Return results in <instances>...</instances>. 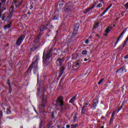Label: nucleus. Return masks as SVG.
Returning a JSON list of instances; mask_svg holds the SVG:
<instances>
[{"label":"nucleus","instance_id":"ea45409f","mask_svg":"<svg viewBox=\"0 0 128 128\" xmlns=\"http://www.w3.org/2000/svg\"><path fill=\"white\" fill-rule=\"evenodd\" d=\"M12 9H13L12 7H11L10 8V10H12Z\"/></svg>","mask_w":128,"mask_h":128},{"label":"nucleus","instance_id":"603ef678","mask_svg":"<svg viewBox=\"0 0 128 128\" xmlns=\"http://www.w3.org/2000/svg\"><path fill=\"white\" fill-rule=\"evenodd\" d=\"M114 26H116V25L114 24Z\"/></svg>","mask_w":128,"mask_h":128},{"label":"nucleus","instance_id":"f257e3e1","mask_svg":"<svg viewBox=\"0 0 128 128\" xmlns=\"http://www.w3.org/2000/svg\"><path fill=\"white\" fill-rule=\"evenodd\" d=\"M34 61L31 66L29 67L28 69V72H31L32 70L34 72V74L36 72L38 71V58H34Z\"/></svg>","mask_w":128,"mask_h":128},{"label":"nucleus","instance_id":"f704fd0d","mask_svg":"<svg viewBox=\"0 0 128 128\" xmlns=\"http://www.w3.org/2000/svg\"><path fill=\"white\" fill-rule=\"evenodd\" d=\"M124 58L126 60V58H128V55H126V56H125Z\"/></svg>","mask_w":128,"mask_h":128},{"label":"nucleus","instance_id":"6e6d98bb","mask_svg":"<svg viewBox=\"0 0 128 128\" xmlns=\"http://www.w3.org/2000/svg\"><path fill=\"white\" fill-rule=\"evenodd\" d=\"M8 84H10V83H8Z\"/></svg>","mask_w":128,"mask_h":128},{"label":"nucleus","instance_id":"f8f14e48","mask_svg":"<svg viewBox=\"0 0 128 128\" xmlns=\"http://www.w3.org/2000/svg\"><path fill=\"white\" fill-rule=\"evenodd\" d=\"M94 8V6H92L90 8H86L84 12V14H88V12H90V10H92V8Z\"/></svg>","mask_w":128,"mask_h":128},{"label":"nucleus","instance_id":"a19ab883","mask_svg":"<svg viewBox=\"0 0 128 128\" xmlns=\"http://www.w3.org/2000/svg\"><path fill=\"white\" fill-rule=\"evenodd\" d=\"M112 119L111 118L110 120V124H112Z\"/></svg>","mask_w":128,"mask_h":128},{"label":"nucleus","instance_id":"bb28decb","mask_svg":"<svg viewBox=\"0 0 128 128\" xmlns=\"http://www.w3.org/2000/svg\"><path fill=\"white\" fill-rule=\"evenodd\" d=\"M2 112H6V111L4 110V108H3L2 111L1 112H0V116H2Z\"/></svg>","mask_w":128,"mask_h":128},{"label":"nucleus","instance_id":"3c124183","mask_svg":"<svg viewBox=\"0 0 128 128\" xmlns=\"http://www.w3.org/2000/svg\"><path fill=\"white\" fill-rule=\"evenodd\" d=\"M2 106H4V104H2Z\"/></svg>","mask_w":128,"mask_h":128},{"label":"nucleus","instance_id":"72a5a7b5","mask_svg":"<svg viewBox=\"0 0 128 128\" xmlns=\"http://www.w3.org/2000/svg\"><path fill=\"white\" fill-rule=\"evenodd\" d=\"M32 8H34V10L35 8H36V7H34V6H32V8H30V9Z\"/></svg>","mask_w":128,"mask_h":128},{"label":"nucleus","instance_id":"6ab92c4d","mask_svg":"<svg viewBox=\"0 0 128 128\" xmlns=\"http://www.w3.org/2000/svg\"><path fill=\"white\" fill-rule=\"evenodd\" d=\"M45 29H46V27H44V26H42L40 27V31L41 32H44V30Z\"/></svg>","mask_w":128,"mask_h":128},{"label":"nucleus","instance_id":"a211bd4d","mask_svg":"<svg viewBox=\"0 0 128 128\" xmlns=\"http://www.w3.org/2000/svg\"><path fill=\"white\" fill-rule=\"evenodd\" d=\"M10 112H10V107H9L8 108H7V114H10Z\"/></svg>","mask_w":128,"mask_h":128},{"label":"nucleus","instance_id":"5701e85b","mask_svg":"<svg viewBox=\"0 0 128 128\" xmlns=\"http://www.w3.org/2000/svg\"><path fill=\"white\" fill-rule=\"evenodd\" d=\"M82 54H88V52L86 50H84L82 52Z\"/></svg>","mask_w":128,"mask_h":128},{"label":"nucleus","instance_id":"8fccbe9b","mask_svg":"<svg viewBox=\"0 0 128 128\" xmlns=\"http://www.w3.org/2000/svg\"><path fill=\"white\" fill-rule=\"evenodd\" d=\"M88 104H86V105L88 106Z\"/></svg>","mask_w":128,"mask_h":128},{"label":"nucleus","instance_id":"1a4fd4ad","mask_svg":"<svg viewBox=\"0 0 128 128\" xmlns=\"http://www.w3.org/2000/svg\"><path fill=\"white\" fill-rule=\"evenodd\" d=\"M110 8H112V4L108 6V7L106 8V10H104L102 14L100 15V16H104V14H106V12H108V10H110Z\"/></svg>","mask_w":128,"mask_h":128},{"label":"nucleus","instance_id":"0eeeda50","mask_svg":"<svg viewBox=\"0 0 128 128\" xmlns=\"http://www.w3.org/2000/svg\"><path fill=\"white\" fill-rule=\"evenodd\" d=\"M98 104V100H94L93 104H92L94 110H96V106Z\"/></svg>","mask_w":128,"mask_h":128},{"label":"nucleus","instance_id":"49530a36","mask_svg":"<svg viewBox=\"0 0 128 128\" xmlns=\"http://www.w3.org/2000/svg\"><path fill=\"white\" fill-rule=\"evenodd\" d=\"M100 2H102V0H100Z\"/></svg>","mask_w":128,"mask_h":128},{"label":"nucleus","instance_id":"423d86ee","mask_svg":"<svg viewBox=\"0 0 128 128\" xmlns=\"http://www.w3.org/2000/svg\"><path fill=\"white\" fill-rule=\"evenodd\" d=\"M63 99H64V98L60 96L58 97L56 100V102H60V106H64V102H62Z\"/></svg>","mask_w":128,"mask_h":128},{"label":"nucleus","instance_id":"7c9ffc66","mask_svg":"<svg viewBox=\"0 0 128 128\" xmlns=\"http://www.w3.org/2000/svg\"><path fill=\"white\" fill-rule=\"evenodd\" d=\"M97 26H98V23H97L95 24V26H94V28H96Z\"/></svg>","mask_w":128,"mask_h":128},{"label":"nucleus","instance_id":"e433bc0d","mask_svg":"<svg viewBox=\"0 0 128 128\" xmlns=\"http://www.w3.org/2000/svg\"><path fill=\"white\" fill-rule=\"evenodd\" d=\"M2 4L0 2V8H2Z\"/></svg>","mask_w":128,"mask_h":128},{"label":"nucleus","instance_id":"393cba45","mask_svg":"<svg viewBox=\"0 0 128 128\" xmlns=\"http://www.w3.org/2000/svg\"><path fill=\"white\" fill-rule=\"evenodd\" d=\"M104 78H102V79H101L100 81H99V82H98V84H102V82H104Z\"/></svg>","mask_w":128,"mask_h":128},{"label":"nucleus","instance_id":"6e6552de","mask_svg":"<svg viewBox=\"0 0 128 128\" xmlns=\"http://www.w3.org/2000/svg\"><path fill=\"white\" fill-rule=\"evenodd\" d=\"M126 72V70H125L124 68V67H122L116 71V72H118V74H122V72Z\"/></svg>","mask_w":128,"mask_h":128},{"label":"nucleus","instance_id":"c03bdc74","mask_svg":"<svg viewBox=\"0 0 128 128\" xmlns=\"http://www.w3.org/2000/svg\"><path fill=\"white\" fill-rule=\"evenodd\" d=\"M100 128H104V126H102Z\"/></svg>","mask_w":128,"mask_h":128},{"label":"nucleus","instance_id":"9b49d317","mask_svg":"<svg viewBox=\"0 0 128 128\" xmlns=\"http://www.w3.org/2000/svg\"><path fill=\"white\" fill-rule=\"evenodd\" d=\"M64 58L58 59L56 60V62L58 64V66H62V62H64Z\"/></svg>","mask_w":128,"mask_h":128},{"label":"nucleus","instance_id":"79ce46f5","mask_svg":"<svg viewBox=\"0 0 128 128\" xmlns=\"http://www.w3.org/2000/svg\"><path fill=\"white\" fill-rule=\"evenodd\" d=\"M34 110L35 112H36V108H34Z\"/></svg>","mask_w":128,"mask_h":128},{"label":"nucleus","instance_id":"4be33fe9","mask_svg":"<svg viewBox=\"0 0 128 128\" xmlns=\"http://www.w3.org/2000/svg\"><path fill=\"white\" fill-rule=\"evenodd\" d=\"M80 66V63L77 62L76 64L74 65V68H76V66Z\"/></svg>","mask_w":128,"mask_h":128},{"label":"nucleus","instance_id":"20e7f679","mask_svg":"<svg viewBox=\"0 0 128 128\" xmlns=\"http://www.w3.org/2000/svg\"><path fill=\"white\" fill-rule=\"evenodd\" d=\"M24 38H26V36H24V35L21 36L17 40L16 44L18 46H20V44L22 42V41L24 40Z\"/></svg>","mask_w":128,"mask_h":128},{"label":"nucleus","instance_id":"f3484780","mask_svg":"<svg viewBox=\"0 0 128 128\" xmlns=\"http://www.w3.org/2000/svg\"><path fill=\"white\" fill-rule=\"evenodd\" d=\"M60 106L61 108L63 110H66V106L64 104L62 106Z\"/></svg>","mask_w":128,"mask_h":128},{"label":"nucleus","instance_id":"864d4df0","mask_svg":"<svg viewBox=\"0 0 128 128\" xmlns=\"http://www.w3.org/2000/svg\"><path fill=\"white\" fill-rule=\"evenodd\" d=\"M102 10H104V8H102Z\"/></svg>","mask_w":128,"mask_h":128},{"label":"nucleus","instance_id":"f03ea898","mask_svg":"<svg viewBox=\"0 0 128 128\" xmlns=\"http://www.w3.org/2000/svg\"><path fill=\"white\" fill-rule=\"evenodd\" d=\"M52 50H48L46 52H44L43 55V62H44L46 60H50V56H52Z\"/></svg>","mask_w":128,"mask_h":128},{"label":"nucleus","instance_id":"dca6fc26","mask_svg":"<svg viewBox=\"0 0 128 128\" xmlns=\"http://www.w3.org/2000/svg\"><path fill=\"white\" fill-rule=\"evenodd\" d=\"M78 34V29H74L72 33L73 35L76 36V34Z\"/></svg>","mask_w":128,"mask_h":128},{"label":"nucleus","instance_id":"473e14b6","mask_svg":"<svg viewBox=\"0 0 128 128\" xmlns=\"http://www.w3.org/2000/svg\"><path fill=\"white\" fill-rule=\"evenodd\" d=\"M70 128V126L69 124H67L66 126V128Z\"/></svg>","mask_w":128,"mask_h":128},{"label":"nucleus","instance_id":"2eb2a0df","mask_svg":"<svg viewBox=\"0 0 128 128\" xmlns=\"http://www.w3.org/2000/svg\"><path fill=\"white\" fill-rule=\"evenodd\" d=\"M86 108V106H83L82 108V114H84V112H86V110H84Z\"/></svg>","mask_w":128,"mask_h":128},{"label":"nucleus","instance_id":"39448f33","mask_svg":"<svg viewBox=\"0 0 128 128\" xmlns=\"http://www.w3.org/2000/svg\"><path fill=\"white\" fill-rule=\"evenodd\" d=\"M126 28L124 29L122 32L121 33V34H120V36H119V37L117 39L116 42H115V44L116 46L117 44H118V40H120V38H122V36H124V34L126 33Z\"/></svg>","mask_w":128,"mask_h":128},{"label":"nucleus","instance_id":"a18cd8bd","mask_svg":"<svg viewBox=\"0 0 128 128\" xmlns=\"http://www.w3.org/2000/svg\"><path fill=\"white\" fill-rule=\"evenodd\" d=\"M30 51H31V52H32V49L31 48V49H30Z\"/></svg>","mask_w":128,"mask_h":128},{"label":"nucleus","instance_id":"c756f323","mask_svg":"<svg viewBox=\"0 0 128 128\" xmlns=\"http://www.w3.org/2000/svg\"><path fill=\"white\" fill-rule=\"evenodd\" d=\"M64 72V70H61L60 72V76H62V73Z\"/></svg>","mask_w":128,"mask_h":128},{"label":"nucleus","instance_id":"c85d7f7f","mask_svg":"<svg viewBox=\"0 0 128 128\" xmlns=\"http://www.w3.org/2000/svg\"><path fill=\"white\" fill-rule=\"evenodd\" d=\"M38 40H40V38L38 37L35 40V42H38Z\"/></svg>","mask_w":128,"mask_h":128},{"label":"nucleus","instance_id":"09e8293b","mask_svg":"<svg viewBox=\"0 0 128 128\" xmlns=\"http://www.w3.org/2000/svg\"><path fill=\"white\" fill-rule=\"evenodd\" d=\"M114 112H113V114H114Z\"/></svg>","mask_w":128,"mask_h":128},{"label":"nucleus","instance_id":"9d476101","mask_svg":"<svg viewBox=\"0 0 128 128\" xmlns=\"http://www.w3.org/2000/svg\"><path fill=\"white\" fill-rule=\"evenodd\" d=\"M110 30H112V27H108L104 31L106 34H104V36H108V34Z\"/></svg>","mask_w":128,"mask_h":128},{"label":"nucleus","instance_id":"7ed1b4c3","mask_svg":"<svg viewBox=\"0 0 128 128\" xmlns=\"http://www.w3.org/2000/svg\"><path fill=\"white\" fill-rule=\"evenodd\" d=\"M42 102L40 104V106L41 110H44V106H46V96L43 95L41 97Z\"/></svg>","mask_w":128,"mask_h":128},{"label":"nucleus","instance_id":"4468645a","mask_svg":"<svg viewBox=\"0 0 128 128\" xmlns=\"http://www.w3.org/2000/svg\"><path fill=\"white\" fill-rule=\"evenodd\" d=\"M76 96H74L72 98H71L69 102H70V104H72V102H74V100H76Z\"/></svg>","mask_w":128,"mask_h":128},{"label":"nucleus","instance_id":"4c0bfd02","mask_svg":"<svg viewBox=\"0 0 128 128\" xmlns=\"http://www.w3.org/2000/svg\"><path fill=\"white\" fill-rule=\"evenodd\" d=\"M4 18H6V17H3V18H2V20H4Z\"/></svg>","mask_w":128,"mask_h":128},{"label":"nucleus","instance_id":"aec40b11","mask_svg":"<svg viewBox=\"0 0 128 128\" xmlns=\"http://www.w3.org/2000/svg\"><path fill=\"white\" fill-rule=\"evenodd\" d=\"M70 36H68L66 40H67V42H72V39H70Z\"/></svg>","mask_w":128,"mask_h":128},{"label":"nucleus","instance_id":"ddd939ff","mask_svg":"<svg viewBox=\"0 0 128 128\" xmlns=\"http://www.w3.org/2000/svg\"><path fill=\"white\" fill-rule=\"evenodd\" d=\"M10 26H12V23L8 24L7 26H4V29L8 30V28H10Z\"/></svg>","mask_w":128,"mask_h":128},{"label":"nucleus","instance_id":"c9c22d12","mask_svg":"<svg viewBox=\"0 0 128 128\" xmlns=\"http://www.w3.org/2000/svg\"><path fill=\"white\" fill-rule=\"evenodd\" d=\"M76 117L75 116H74V122H76Z\"/></svg>","mask_w":128,"mask_h":128},{"label":"nucleus","instance_id":"cd10ccee","mask_svg":"<svg viewBox=\"0 0 128 128\" xmlns=\"http://www.w3.org/2000/svg\"><path fill=\"white\" fill-rule=\"evenodd\" d=\"M126 10H128V2L124 5Z\"/></svg>","mask_w":128,"mask_h":128},{"label":"nucleus","instance_id":"58836bf2","mask_svg":"<svg viewBox=\"0 0 128 128\" xmlns=\"http://www.w3.org/2000/svg\"><path fill=\"white\" fill-rule=\"evenodd\" d=\"M84 62H88V59H84Z\"/></svg>","mask_w":128,"mask_h":128},{"label":"nucleus","instance_id":"37998d69","mask_svg":"<svg viewBox=\"0 0 128 128\" xmlns=\"http://www.w3.org/2000/svg\"><path fill=\"white\" fill-rule=\"evenodd\" d=\"M0 18H2V14H0Z\"/></svg>","mask_w":128,"mask_h":128},{"label":"nucleus","instance_id":"de8ad7c7","mask_svg":"<svg viewBox=\"0 0 128 128\" xmlns=\"http://www.w3.org/2000/svg\"><path fill=\"white\" fill-rule=\"evenodd\" d=\"M111 118H112V114L111 115Z\"/></svg>","mask_w":128,"mask_h":128},{"label":"nucleus","instance_id":"5fc2aeb1","mask_svg":"<svg viewBox=\"0 0 128 128\" xmlns=\"http://www.w3.org/2000/svg\"><path fill=\"white\" fill-rule=\"evenodd\" d=\"M40 0V2H42V0Z\"/></svg>","mask_w":128,"mask_h":128},{"label":"nucleus","instance_id":"b1692460","mask_svg":"<svg viewBox=\"0 0 128 128\" xmlns=\"http://www.w3.org/2000/svg\"><path fill=\"white\" fill-rule=\"evenodd\" d=\"M102 4H99L97 5L96 8H102Z\"/></svg>","mask_w":128,"mask_h":128},{"label":"nucleus","instance_id":"2f4dec72","mask_svg":"<svg viewBox=\"0 0 128 128\" xmlns=\"http://www.w3.org/2000/svg\"><path fill=\"white\" fill-rule=\"evenodd\" d=\"M85 44H90V41H88V40H86L85 41Z\"/></svg>","mask_w":128,"mask_h":128},{"label":"nucleus","instance_id":"a878e982","mask_svg":"<svg viewBox=\"0 0 128 128\" xmlns=\"http://www.w3.org/2000/svg\"><path fill=\"white\" fill-rule=\"evenodd\" d=\"M52 80H54L56 78V74H54L52 76Z\"/></svg>","mask_w":128,"mask_h":128},{"label":"nucleus","instance_id":"412c9836","mask_svg":"<svg viewBox=\"0 0 128 128\" xmlns=\"http://www.w3.org/2000/svg\"><path fill=\"white\" fill-rule=\"evenodd\" d=\"M76 126H78V124H76L71 125L72 128H76Z\"/></svg>","mask_w":128,"mask_h":128}]
</instances>
